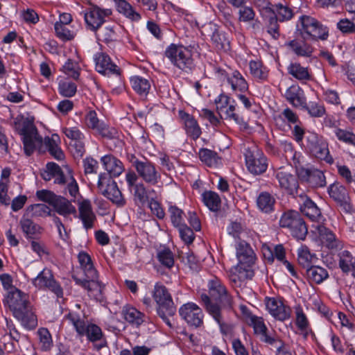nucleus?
Segmentation results:
<instances>
[{
  "mask_svg": "<svg viewBox=\"0 0 355 355\" xmlns=\"http://www.w3.org/2000/svg\"><path fill=\"white\" fill-rule=\"evenodd\" d=\"M28 298L26 294L16 288H12L6 296V303L13 315L21 322L23 326L33 329L37 326V320Z\"/></svg>",
  "mask_w": 355,
  "mask_h": 355,
  "instance_id": "1",
  "label": "nucleus"
},
{
  "mask_svg": "<svg viewBox=\"0 0 355 355\" xmlns=\"http://www.w3.org/2000/svg\"><path fill=\"white\" fill-rule=\"evenodd\" d=\"M236 257L239 263L230 272V279L235 283L253 276L254 272L250 268L254 263L256 259L254 251L245 241L239 243L236 248Z\"/></svg>",
  "mask_w": 355,
  "mask_h": 355,
  "instance_id": "2",
  "label": "nucleus"
},
{
  "mask_svg": "<svg viewBox=\"0 0 355 355\" xmlns=\"http://www.w3.org/2000/svg\"><path fill=\"white\" fill-rule=\"evenodd\" d=\"M153 298L158 305V315L169 327H171L168 316H173L176 309L174 306L171 296L166 287L162 285H156L153 293Z\"/></svg>",
  "mask_w": 355,
  "mask_h": 355,
  "instance_id": "3",
  "label": "nucleus"
},
{
  "mask_svg": "<svg viewBox=\"0 0 355 355\" xmlns=\"http://www.w3.org/2000/svg\"><path fill=\"white\" fill-rule=\"evenodd\" d=\"M66 318L71 321L80 335H87L92 342L100 340L102 338L101 329L95 324H86L85 315L81 312H70Z\"/></svg>",
  "mask_w": 355,
  "mask_h": 355,
  "instance_id": "4",
  "label": "nucleus"
},
{
  "mask_svg": "<svg viewBox=\"0 0 355 355\" xmlns=\"http://www.w3.org/2000/svg\"><path fill=\"white\" fill-rule=\"evenodd\" d=\"M165 55L174 65L183 71L190 70L193 66L190 50L183 46L173 44L168 47Z\"/></svg>",
  "mask_w": 355,
  "mask_h": 355,
  "instance_id": "5",
  "label": "nucleus"
},
{
  "mask_svg": "<svg viewBox=\"0 0 355 355\" xmlns=\"http://www.w3.org/2000/svg\"><path fill=\"white\" fill-rule=\"evenodd\" d=\"M280 226L290 229L292 235L304 240L308 233L307 227L300 214L295 211L284 213L279 220Z\"/></svg>",
  "mask_w": 355,
  "mask_h": 355,
  "instance_id": "6",
  "label": "nucleus"
},
{
  "mask_svg": "<svg viewBox=\"0 0 355 355\" xmlns=\"http://www.w3.org/2000/svg\"><path fill=\"white\" fill-rule=\"evenodd\" d=\"M245 156L247 167L252 173L259 175L266 171L268 167L267 159L257 147L248 148Z\"/></svg>",
  "mask_w": 355,
  "mask_h": 355,
  "instance_id": "7",
  "label": "nucleus"
},
{
  "mask_svg": "<svg viewBox=\"0 0 355 355\" xmlns=\"http://www.w3.org/2000/svg\"><path fill=\"white\" fill-rule=\"evenodd\" d=\"M21 134L23 135L24 152L30 156L35 150L36 144L42 143V138L38 136L36 128L30 120L24 122Z\"/></svg>",
  "mask_w": 355,
  "mask_h": 355,
  "instance_id": "8",
  "label": "nucleus"
},
{
  "mask_svg": "<svg viewBox=\"0 0 355 355\" xmlns=\"http://www.w3.org/2000/svg\"><path fill=\"white\" fill-rule=\"evenodd\" d=\"M98 187L102 194L114 203L118 205L123 204L122 194L117 187L116 182L105 175H100Z\"/></svg>",
  "mask_w": 355,
  "mask_h": 355,
  "instance_id": "9",
  "label": "nucleus"
},
{
  "mask_svg": "<svg viewBox=\"0 0 355 355\" xmlns=\"http://www.w3.org/2000/svg\"><path fill=\"white\" fill-rule=\"evenodd\" d=\"M308 147L313 155L324 160L327 163L332 164L334 159L329 155L327 143L315 134H311L308 137Z\"/></svg>",
  "mask_w": 355,
  "mask_h": 355,
  "instance_id": "10",
  "label": "nucleus"
},
{
  "mask_svg": "<svg viewBox=\"0 0 355 355\" xmlns=\"http://www.w3.org/2000/svg\"><path fill=\"white\" fill-rule=\"evenodd\" d=\"M180 315L190 326L198 327L202 324L201 309L193 303H187L180 307Z\"/></svg>",
  "mask_w": 355,
  "mask_h": 355,
  "instance_id": "11",
  "label": "nucleus"
},
{
  "mask_svg": "<svg viewBox=\"0 0 355 355\" xmlns=\"http://www.w3.org/2000/svg\"><path fill=\"white\" fill-rule=\"evenodd\" d=\"M297 31L304 40H325L328 37L327 31L321 24H300L297 26Z\"/></svg>",
  "mask_w": 355,
  "mask_h": 355,
  "instance_id": "12",
  "label": "nucleus"
},
{
  "mask_svg": "<svg viewBox=\"0 0 355 355\" xmlns=\"http://www.w3.org/2000/svg\"><path fill=\"white\" fill-rule=\"evenodd\" d=\"M328 191L330 197L345 212L350 213L352 211L350 198L345 187L339 184H333L329 187Z\"/></svg>",
  "mask_w": 355,
  "mask_h": 355,
  "instance_id": "13",
  "label": "nucleus"
},
{
  "mask_svg": "<svg viewBox=\"0 0 355 355\" xmlns=\"http://www.w3.org/2000/svg\"><path fill=\"white\" fill-rule=\"evenodd\" d=\"M33 284L38 288H47L54 292L58 297L62 295V291L60 286L53 278L51 271L49 269H44L33 281Z\"/></svg>",
  "mask_w": 355,
  "mask_h": 355,
  "instance_id": "14",
  "label": "nucleus"
},
{
  "mask_svg": "<svg viewBox=\"0 0 355 355\" xmlns=\"http://www.w3.org/2000/svg\"><path fill=\"white\" fill-rule=\"evenodd\" d=\"M209 293L212 300L218 301L221 308L231 307V298L227 294L226 289L218 279L211 280L209 284Z\"/></svg>",
  "mask_w": 355,
  "mask_h": 355,
  "instance_id": "15",
  "label": "nucleus"
},
{
  "mask_svg": "<svg viewBox=\"0 0 355 355\" xmlns=\"http://www.w3.org/2000/svg\"><path fill=\"white\" fill-rule=\"evenodd\" d=\"M72 277L77 284L87 290L89 295L96 299H98L101 295L103 286L98 282L97 272L94 278H87L86 277H85V278H80L75 274L72 275Z\"/></svg>",
  "mask_w": 355,
  "mask_h": 355,
  "instance_id": "16",
  "label": "nucleus"
},
{
  "mask_svg": "<svg viewBox=\"0 0 355 355\" xmlns=\"http://www.w3.org/2000/svg\"><path fill=\"white\" fill-rule=\"evenodd\" d=\"M135 167L139 175L146 182L151 184H156L158 182L160 175L151 163L136 162Z\"/></svg>",
  "mask_w": 355,
  "mask_h": 355,
  "instance_id": "17",
  "label": "nucleus"
},
{
  "mask_svg": "<svg viewBox=\"0 0 355 355\" xmlns=\"http://www.w3.org/2000/svg\"><path fill=\"white\" fill-rule=\"evenodd\" d=\"M266 307L270 313L279 320H285L290 316V309L285 306L281 301L269 298L266 301Z\"/></svg>",
  "mask_w": 355,
  "mask_h": 355,
  "instance_id": "18",
  "label": "nucleus"
},
{
  "mask_svg": "<svg viewBox=\"0 0 355 355\" xmlns=\"http://www.w3.org/2000/svg\"><path fill=\"white\" fill-rule=\"evenodd\" d=\"M280 187L288 191L289 194L297 192V180L295 175L289 173L286 169L282 168L277 173Z\"/></svg>",
  "mask_w": 355,
  "mask_h": 355,
  "instance_id": "19",
  "label": "nucleus"
},
{
  "mask_svg": "<svg viewBox=\"0 0 355 355\" xmlns=\"http://www.w3.org/2000/svg\"><path fill=\"white\" fill-rule=\"evenodd\" d=\"M96 69L98 72L110 75L111 73H116L119 75L117 66L111 62L109 56L105 53H99L95 58Z\"/></svg>",
  "mask_w": 355,
  "mask_h": 355,
  "instance_id": "20",
  "label": "nucleus"
},
{
  "mask_svg": "<svg viewBox=\"0 0 355 355\" xmlns=\"http://www.w3.org/2000/svg\"><path fill=\"white\" fill-rule=\"evenodd\" d=\"M112 13L111 9L101 8L97 6H92L85 14V22H105V18Z\"/></svg>",
  "mask_w": 355,
  "mask_h": 355,
  "instance_id": "21",
  "label": "nucleus"
},
{
  "mask_svg": "<svg viewBox=\"0 0 355 355\" xmlns=\"http://www.w3.org/2000/svg\"><path fill=\"white\" fill-rule=\"evenodd\" d=\"M302 201L300 206L301 211L313 221L318 220L321 217V212L317 205L306 196L300 195Z\"/></svg>",
  "mask_w": 355,
  "mask_h": 355,
  "instance_id": "22",
  "label": "nucleus"
},
{
  "mask_svg": "<svg viewBox=\"0 0 355 355\" xmlns=\"http://www.w3.org/2000/svg\"><path fill=\"white\" fill-rule=\"evenodd\" d=\"M79 216L86 229L92 228L96 219L92 211L91 203L89 200H83L79 203Z\"/></svg>",
  "mask_w": 355,
  "mask_h": 355,
  "instance_id": "23",
  "label": "nucleus"
},
{
  "mask_svg": "<svg viewBox=\"0 0 355 355\" xmlns=\"http://www.w3.org/2000/svg\"><path fill=\"white\" fill-rule=\"evenodd\" d=\"M300 175L313 187H322L326 185V179L323 173L318 169L303 170Z\"/></svg>",
  "mask_w": 355,
  "mask_h": 355,
  "instance_id": "24",
  "label": "nucleus"
},
{
  "mask_svg": "<svg viewBox=\"0 0 355 355\" xmlns=\"http://www.w3.org/2000/svg\"><path fill=\"white\" fill-rule=\"evenodd\" d=\"M52 207L58 214L64 217L76 214V209L71 201L61 196H58Z\"/></svg>",
  "mask_w": 355,
  "mask_h": 355,
  "instance_id": "25",
  "label": "nucleus"
},
{
  "mask_svg": "<svg viewBox=\"0 0 355 355\" xmlns=\"http://www.w3.org/2000/svg\"><path fill=\"white\" fill-rule=\"evenodd\" d=\"M179 114L184 122L187 134L193 139H198L201 134V130L196 121L191 116L183 111H180Z\"/></svg>",
  "mask_w": 355,
  "mask_h": 355,
  "instance_id": "26",
  "label": "nucleus"
},
{
  "mask_svg": "<svg viewBox=\"0 0 355 355\" xmlns=\"http://www.w3.org/2000/svg\"><path fill=\"white\" fill-rule=\"evenodd\" d=\"M101 161L105 169L111 175L119 176L123 171L121 162L111 155L103 157Z\"/></svg>",
  "mask_w": 355,
  "mask_h": 355,
  "instance_id": "27",
  "label": "nucleus"
},
{
  "mask_svg": "<svg viewBox=\"0 0 355 355\" xmlns=\"http://www.w3.org/2000/svg\"><path fill=\"white\" fill-rule=\"evenodd\" d=\"M248 322L254 328L256 334H261L263 341L268 343H272L274 338H272L266 334V327L264 324L262 318H259L255 315H251L249 316Z\"/></svg>",
  "mask_w": 355,
  "mask_h": 355,
  "instance_id": "28",
  "label": "nucleus"
},
{
  "mask_svg": "<svg viewBox=\"0 0 355 355\" xmlns=\"http://www.w3.org/2000/svg\"><path fill=\"white\" fill-rule=\"evenodd\" d=\"M117 10L132 21H138L141 15L133 8L126 0H112Z\"/></svg>",
  "mask_w": 355,
  "mask_h": 355,
  "instance_id": "29",
  "label": "nucleus"
},
{
  "mask_svg": "<svg viewBox=\"0 0 355 355\" xmlns=\"http://www.w3.org/2000/svg\"><path fill=\"white\" fill-rule=\"evenodd\" d=\"M288 46L298 56L310 57L313 50L311 45L297 40L289 42Z\"/></svg>",
  "mask_w": 355,
  "mask_h": 355,
  "instance_id": "30",
  "label": "nucleus"
},
{
  "mask_svg": "<svg viewBox=\"0 0 355 355\" xmlns=\"http://www.w3.org/2000/svg\"><path fill=\"white\" fill-rule=\"evenodd\" d=\"M272 11L275 14L274 17L272 19H268L270 21L269 22H274L273 21L275 19L276 20L275 22L277 21H288L291 20L293 16V12L292 9L281 3L276 4L272 8Z\"/></svg>",
  "mask_w": 355,
  "mask_h": 355,
  "instance_id": "31",
  "label": "nucleus"
},
{
  "mask_svg": "<svg viewBox=\"0 0 355 355\" xmlns=\"http://www.w3.org/2000/svg\"><path fill=\"white\" fill-rule=\"evenodd\" d=\"M130 82L133 89L142 98H145L150 89V84L148 80L139 76L131 78Z\"/></svg>",
  "mask_w": 355,
  "mask_h": 355,
  "instance_id": "32",
  "label": "nucleus"
},
{
  "mask_svg": "<svg viewBox=\"0 0 355 355\" xmlns=\"http://www.w3.org/2000/svg\"><path fill=\"white\" fill-rule=\"evenodd\" d=\"M60 138L58 135H52L51 137H46L44 143L51 155L57 159H62L64 154L58 146Z\"/></svg>",
  "mask_w": 355,
  "mask_h": 355,
  "instance_id": "33",
  "label": "nucleus"
},
{
  "mask_svg": "<svg viewBox=\"0 0 355 355\" xmlns=\"http://www.w3.org/2000/svg\"><path fill=\"white\" fill-rule=\"evenodd\" d=\"M227 82L235 92H245L248 88L247 82L238 71H234L231 76L227 78Z\"/></svg>",
  "mask_w": 355,
  "mask_h": 355,
  "instance_id": "34",
  "label": "nucleus"
},
{
  "mask_svg": "<svg viewBox=\"0 0 355 355\" xmlns=\"http://www.w3.org/2000/svg\"><path fill=\"white\" fill-rule=\"evenodd\" d=\"M306 275L309 279L316 284H320L328 277V272L325 268L320 266H311L306 269Z\"/></svg>",
  "mask_w": 355,
  "mask_h": 355,
  "instance_id": "35",
  "label": "nucleus"
},
{
  "mask_svg": "<svg viewBox=\"0 0 355 355\" xmlns=\"http://www.w3.org/2000/svg\"><path fill=\"white\" fill-rule=\"evenodd\" d=\"M201 300L205 304L207 311L218 322L223 329V324L222 323L220 307L219 305L211 302L209 296L206 294L201 295Z\"/></svg>",
  "mask_w": 355,
  "mask_h": 355,
  "instance_id": "36",
  "label": "nucleus"
},
{
  "mask_svg": "<svg viewBox=\"0 0 355 355\" xmlns=\"http://www.w3.org/2000/svg\"><path fill=\"white\" fill-rule=\"evenodd\" d=\"M317 232L323 242H326L327 245L329 248H337L339 247L338 242L336 239L335 235L331 231L327 229L322 225L316 227Z\"/></svg>",
  "mask_w": 355,
  "mask_h": 355,
  "instance_id": "37",
  "label": "nucleus"
},
{
  "mask_svg": "<svg viewBox=\"0 0 355 355\" xmlns=\"http://www.w3.org/2000/svg\"><path fill=\"white\" fill-rule=\"evenodd\" d=\"M78 260L85 277L94 278L96 276V270L93 266L90 257L87 253L80 252L78 255Z\"/></svg>",
  "mask_w": 355,
  "mask_h": 355,
  "instance_id": "38",
  "label": "nucleus"
},
{
  "mask_svg": "<svg viewBox=\"0 0 355 355\" xmlns=\"http://www.w3.org/2000/svg\"><path fill=\"white\" fill-rule=\"evenodd\" d=\"M275 202V198L267 192L261 193L257 200L259 209L265 213L270 212L273 209Z\"/></svg>",
  "mask_w": 355,
  "mask_h": 355,
  "instance_id": "39",
  "label": "nucleus"
},
{
  "mask_svg": "<svg viewBox=\"0 0 355 355\" xmlns=\"http://www.w3.org/2000/svg\"><path fill=\"white\" fill-rule=\"evenodd\" d=\"M123 318L128 322L140 325L143 322V314L133 307H125L122 311Z\"/></svg>",
  "mask_w": 355,
  "mask_h": 355,
  "instance_id": "40",
  "label": "nucleus"
},
{
  "mask_svg": "<svg viewBox=\"0 0 355 355\" xmlns=\"http://www.w3.org/2000/svg\"><path fill=\"white\" fill-rule=\"evenodd\" d=\"M339 266L345 272H355V257H352L349 252L345 250L340 256Z\"/></svg>",
  "mask_w": 355,
  "mask_h": 355,
  "instance_id": "41",
  "label": "nucleus"
},
{
  "mask_svg": "<svg viewBox=\"0 0 355 355\" xmlns=\"http://www.w3.org/2000/svg\"><path fill=\"white\" fill-rule=\"evenodd\" d=\"M203 201L205 205L213 211L219 209L220 206V198L219 196L214 191H205L202 194Z\"/></svg>",
  "mask_w": 355,
  "mask_h": 355,
  "instance_id": "42",
  "label": "nucleus"
},
{
  "mask_svg": "<svg viewBox=\"0 0 355 355\" xmlns=\"http://www.w3.org/2000/svg\"><path fill=\"white\" fill-rule=\"evenodd\" d=\"M253 3L265 20L272 19L274 17L272 5L268 0H253Z\"/></svg>",
  "mask_w": 355,
  "mask_h": 355,
  "instance_id": "43",
  "label": "nucleus"
},
{
  "mask_svg": "<svg viewBox=\"0 0 355 355\" xmlns=\"http://www.w3.org/2000/svg\"><path fill=\"white\" fill-rule=\"evenodd\" d=\"M250 70L252 76L259 80H266L268 77V70L259 61H251Z\"/></svg>",
  "mask_w": 355,
  "mask_h": 355,
  "instance_id": "44",
  "label": "nucleus"
},
{
  "mask_svg": "<svg viewBox=\"0 0 355 355\" xmlns=\"http://www.w3.org/2000/svg\"><path fill=\"white\" fill-rule=\"evenodd\" d=\"M200 160L209 166H214L218 164L219 157L214 151L207 148H202L199 152Z\"/></svg>",
  "mask_w": 355,
  "mask_h": 355,
  "instance_id": "45",
  "label": "nucleus"
},
{
  "mask_svg": "<svg viewBox=\"0 0 355 355\" xmlns=\"http://www.w3.org/2000/svg\"><path fill=\"white\" fill-rule=\"evenodd\" d=\"M131 190L133 191L135 201L137 205H143L148 201V193L142 183L134 185Z\"/></svg>",
  "mask_w": 355,
  "mask_h": 355,
  "instance_id": "46",
  "label": "nucleus"
},
{
  "mask_svg": "<svg viewBox=\"0 0 355 355\" xmlns=\"http://www.w3.org/2000/svg\"><path fill=\"white\" fill-rule=\"evenodd\" d=\"M288 70V73L297 80H302L309 78L307 69L302 67L300 64H291Z\"/></svg>",
  "mask_w": 355,
  "mask_h": 355,
  "instance_id": "47",
  "label": "nucleus"
},
{
  "mask_svg": "<svg viewBox=\"0 0 355 355\" xmlns=\"http://www.w3.org/2000/svg\"><path fill=\"white\" fill-rule=\"evenodd\" d=\"M6 327L4 329L5 334L3 335L1 341L3 343V344H6L8 342H11L12 340L17 341L19 338V334L15 327L7 320H6Z\"/></svg>",
  "mask_w": 355,
  "mask_h": 355,
  "instance_id": "48",
  "label": "nucleus"
},
{
  "mask_svg": "<svg viewBox=\"0 0 355 355\" xmlns=\"http://www.w3.org/2000/svg\"><path fill=\"white\" fill-rule=\"evenodd\" d=\"M69 24H55L56 35L62 40H70L74 37V32L71 31L67 25Z\"/></svg>",
  "mask_w": 355,
  "mask_h": 355,
  "instance_id": "49",
  "label": "nucleus"
},
{
  "mask_svg": "<svg viewBox=\"0 0 355 355\" xmlns=\"http://www.w3.org/2000/svg\"><path fill=\"white\" fill-rule=\"evenodd\" d=\"M23 232L28 236H33L40 233V227L31 220L25 218L20 221Z\"/></svg>",
  "mask_w": 355,
  "mask_h": 355,
  "instance_id": "50",
  "label": "nucleus"
},
{
  "mask_svg": "<svg viewBox=\"0 0 355 355\" xmlns=\"http://www.w3.org/2000/svg\"><path fill=\"white\" fill-rule=\"evenodd\" d=\"M160 263L167 268H171L174 264L173 254L169 249L160 250L157 254Z\"/></svg>",
  "mask_w": 355,
  "mask_h": 355,
  "instance_id": "51",
  "label": "nucleus"
},
{
  "mask_svg": "<svg viewBox=\"0 0 355 355\" xmlns=\"http://www.w3.org/2000/svg\"><path fill=\"white\" fill-rule=\"evenodd\" d=\"M59 92L65 97H71L76 92V85L71 82L60 81L59 83Z\"/></svg>",
  "mask_w": 355,
  "mask_h": 355,
  "instance_id": "52",
  "label": "nucleus"
},
{
  "mask_svg": "<svg viewBox=\"0 0 355 355\" xmlns=\"http://www.w3.org/2000/svg\"><path fill=\"white\" fill-rule=\"evenodd\" d=\"M211 39L218 49L225 51L230 49V42L223 35L220 34L218 31L213 33Z\"/></svg>",
  "mask_w": 355,
  "mask_h": 355,
  "instance_id": "53",
  "label": "nucleus"
},
{
  "mask_svg": "<svg viewBox=\"0 0 355 355\" xmlns=\"http://www.w3.org/2000/svg\"><path fill=\"white\" fill-rule=\"evenodd\" d=\"M87 29L97 31H98V35L103 37L105 40L108 39L110 36L113 30L110 27H102L101 24H96L94 25V24H87Z\"/></svg>",
  "mask_w": 355,
  "mask_h": 355,
  "instance_id": "54",
  "label": "nucleus"
},
{
  "mask_svg": "<svg viewBox=\"0 0 355 355\" xmlns=\"http://www.w3.org/2000/svg\"><path fill=\"white\" fill-rule=\"evenodd\" d=\"M42 347L44 350H49L52 346L51 336L46 329H40L38 331Z\"/></svg>",
  "mask_w": 355,
  "mask_h": 355,
  "instance_id": "55",
  "label": "nucleus"
},
{
  "mask_svg": "<svg viewBox=\"0 0 355 355\" xmlns=\"http://www.w3.org/2000/svg\"><path fill=\"white\" fill-rule=\"evenodd\" d=\"M37 197L42 201L46 202L53 206L54 202L58 197L53 192L49 190H40L36 193Z\"/></svg>",
  "mask_w": 355,
  "mask_h": 355,
  "instance_id": "56",
  "label": "nucleus"
},
{
  "mask_svg": "<svg viewBox=\"0 0 355 355\" xmlns=\"http://www.w3.org/2000/svg\"><path fill=\"white\" fill-rule=\"evenodd\" d=\"M181 239L187 244L193 242L194 234L193 230L185 225L178 227Z\"/></svg>",
  "mask_w": 355,
  "mask_h": 355,
  "instance_id": "57",
  "label": "nucleus"
},
{
  "mask_svg": "<svg viewBox=\"0 0 355 355\" xmlns=\"http://www.w3.org/2000/svg\"><path fill=\"white\" fill-rule=\"evenodd\" d=\"M78 64L71 60H69L63 66V71L73 79H78L79 73L78 71Z\"/></svg>",
  "mask_w": 355,
  "mask_h": 355,
  "instance_id": "58",
  "label": "nucleus"
},
{
  "mask_svg": "<svg viewBox=\"0 0 355 355\" xmlns=\"http://www.w3.org/2000/svg\"><path fill=\"white\" fill-rule=\"evenodd\" d=\"M223 117L226 119L233 120L237 123H241L243 121V118L240 117L239 114L235 112V106L232 105L227 106L223 111Z\"/></svg>",
  "mask_w": 355,
  "mask_h": 355,
  "instance_id": "59",
  "label": "nucleus"
},
{
  "mask_svg": "<svg viewBox=\"0 0 355 355\" xmlns=\"http://www.w3.org/2000/svg\"><path fill=\"white\" fill-rule=\"evenodd\" d=\"M169 212L171 214V218L173 224L175 227L182 225V214L183 211L176 207H171L169 208Z\"/></svg>",
  "mask_w": 355,
  "mask_h": 355,
  "instance_id": "60",
  "label": "nucleus"
},
{
  "mask_svg": "<svg viewBox=\"0 0 355 355\" xmlns=\"http://www.w3.org/2000/svg\"><path fill=\"white\" fill-rule=\"evenodd\" d=\"M336 135L339 140L355 146V135L352 132L338 129L336 131Z\"/></svg>",
  "mask_w": 355,
  "mask_h": 355,
  "instance_id": "61",
  "label": "nucleus"
},
{
  "mask_svg": "<svg viewBox=\"0 0 355 355\" xmlns=\"http://www.w3.org/2000/svg\"><path fill=\"white\" fill-rule=\"evenodd\" d=\"M312 256L306 249H301L299 252L298 262L304 268H309L312 260Z\"/></svg>",
  "mask_w": 355,
  "mask_h": 355,
  "instance_id": "62",
  "label": "nucleus"
},
{
  "mask_svg": "<svg viewBox=\"0 0 355 355\" xmlns=\"http://www.w3.org/2000/svg\"><path fill=\"white\" fill-rule=\"evenodd\" d=\"M255 16L254 12L251 7L244 6L239 10V20L243 21H252Z\"/></svg>",
  "mask_w": 355,
  "mask_h": 355,
  "instance_id": "63",
  "label": "nucleus"
},
{
  "mask_svg": "<svg viewBox=\"0 0 355 355\" xmlns=\"http://www.w3.org/2000/svg\"><path fill=\"white\" fill-rule=\"evenodd\" d=\"M66 184H67V189L69 194L71 196L75 197L78 193V187L75 179L71 175V171L69 170H68L67 172V182Z\"/></svg>",
  "mask_w": 355,
  "mask_h": 355,
  "instance_id": "64",
  "label": "nucleus"
}]
</instances>
